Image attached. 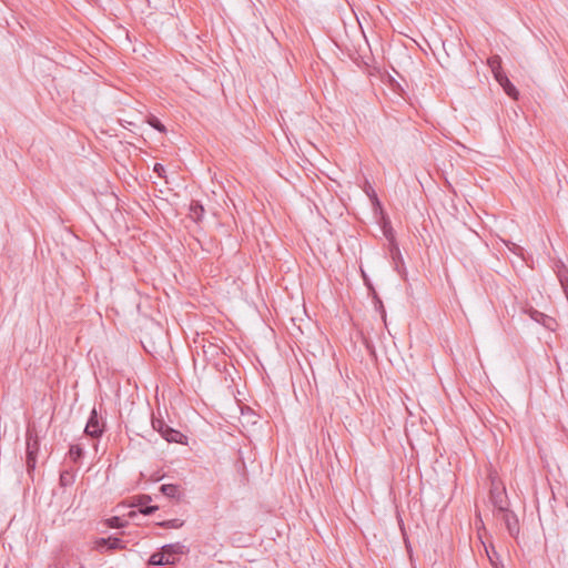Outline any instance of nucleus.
Here are the masks:
<instances>
[{
	"label": "nucleus",
	"instance_id": "1",
	"mask_svg": "<svg viewBox=\"0 0 568 568\" xmlns=\"http://www.w3.org/2000/svg\"><path fill=\"white\" fill-rule=\"evenodd\" d=\"M27 439V468L31 473L37 465V456L40 449L38 433L34 427L28 426L26 432Z\"/></svg>",
	"mask_w": 568,
	"mask_h": 568
},
{
	"label": "nucleus",
	"instance_id": "2",
	"mask_svg": "<svg viewBox=\"0 0 568 568\" xmlns=\"http://www.w3.org/2000/svg\"><path fill=\"white\" fill-rule=\"evenodd\" d=\"M152 426L169 443H182V439L185 438L181 432L166 425L163 419L153 418Z\"/></svg>",
	"mask_w": 568,
	"mask_h": 568
},
{
	"label": "nucleus",
	"instance_id": "3",
	"mask_svg": "<svg viewBox=\"0 0 568 568\" xmlns=\"http://www.w3.org/2000/svg\"><path fill=\"white\" fill-rule=\"evenodd\" d=\"M162 550L170 561V565H175L180 557L189 552V548L182 542L168 544L162 546Z\"/></svg>",
	"mask_w": 568,
	"mask_h": 568
},
{
	"label": "nucleus",
	"instance_id": "4",
	"mask_svg": "<svg viewBox=\"0 0 568 568\" xmlns=\"http://www.w3.org/2000/svg\"><path fill=\"white\" fill-rule=\"evenodd\" d=\"M103 432L104 427L99 422L97 409L93 408L85 425L84 433L92 438H98L103 434Z\"/></svg>",
	"mask_w": 568,
	"mask_h": 568
},
{
	"label": "nucleus",
	"instance_id": "5",
	"mask_svg": "<svg viewBox=\"0 0 568 568\" xmlns=\"http://www.w3.org/2000/svg\"><path fill=\"white\" fill-rule=\"evenodd\" d=\"M497 516L504 521L510 536L515 537L519 534V521L515 513L507 508Z\"/></svg>",
	"mask_w": 568,
	"mask_h": 568
},
{
	"label": "nucleus",
	"instance_id": "6",
	"mask_svg": "<svg viewBox=\"0 0 568 568\" xmlns=\"http://www.w3.org/2000/svg\"><path fill=\"white\" fill-rule=\"evenodd\" d=\"M123 540L118 537L99 538L94 541V548L99 551L123 548Z\"/></svg>",
	"mask_w": 568,
	"mask_h": 568
},
{
	"label": "nucleus",
	"instance_id": "7",
	"mask_svg": "<svg viewBox=\"0 0 568 568\" xmlns=\"http://www.w3.org/2000/svg\"><path fill=\"white\" fill-rule=\"evenodd\" d=\"M496 81L503 87L504 91L513 99L518 98V90L516 87L510 82V80L507 78V75L503 71L496 72Z\"/></svg>",
	"mask_w": 568,
	"mask_h": 568
},
{
	"label": "nucleus",
	"instance_id": "8",
	"mask_svg": "<svg viewBox=\"0 0 568 568\" xmlns=\"http://www.w3.org/2000/svg\"><path fill=\"white\" fill-rule=\"evenodd\" d=\"M491 503L497 511V515L507 509L505 500V490H490Z\"/></svg>",
	"mask_w": 568,
	"mask_h": 568
},
{
	"label": "nucleus",
	"instance_id": "9",
	"mask_svg": "<svg viewBox=\"0 0 568 568\" xmlns=\"http://www.w3.org/2000/svg\"><path fill=\"white\" fill-rule=\"evenodd\" d=\"M483 545H484V548H485V551L489 559L490 565L494 568H505L504 564L500 560L499 554L495 550V547L493 545H490L488 547L484 542H483Z\"/></svg>",
	"mask_w": 568,
	"mask_h": 568
},
{
	"label": "nucleus",
	"instance_id": "10",
	"mask_svg": "<svg viewBox=\"0 0 568 568\" xmlns=\"http://www.w3.org/2000/svg\"><path fill=\"white\" fill-rule=\"evenodd\" d=\"M204 207L199 201H192L189 207V216L194 222H200L204 215Z\"/></svg>",
	"mask_w": 568,
	"mask_h": 568
},
{
	"label": "nucleus",
	"instance_id": "11",
	"mask_svg": "<svg viewBox=\"0 0 568 568\" xmlns=\"http://www.w3.org/2000/svg\"><path fill=\"white\" fill-rule=\"evenodd\" d=\"M148 564L150 566H169L170 561L168 560L161 548L159 551H155L154 554L151 555Z\"/></svg>",
	"mask_w": 568,
	"mask_h": 568
},
{
	"label": "nucleus",
	"instance_id": "12",
	"mask_svg": "<svg viewBox=\"0 0 568 568\" xmlns=\"http://www.w3.org/2000/svg\"><path fill=\"white\" fill-rule=\"evenodd\" d=\"M161 493L169 498H180V486L173 484H164L160 487Z\"/></svg>",
	"mask_w": 568,
	"mask_h": 568
},
{
	"label": "nucleus",
	"instance_id": "13",
	"mask_svg": "<svg viewBox=\"0 0 568 568\" xmlns=\"http://www.w3.org/2000/svg\"><path fill=\"white\" fill-rule=\"evenodd\" d=\"M160 527L165 529H178L181 528L184 525V521L179 518L170 519V520H163L158 524Z\"/></svg>",
	"mask_w": 568,
	"mask_h": 568
},
{
	"label": "nucleus",
	"instance_id": "14",
	"mask_svg": "<svg viewBox=\"0 0 568 568\" xmlns=\"http://www.w3.org/2000/svg\"><path fill=\"white\" fill-rule=\"evenodd\" d=\"M83 448L80 445L70 446L69 456L74 463H78L83 457Z\"/></svg>",
	"mask_w": 568,
	"mask_h": 568
},
{
	"label": "nucleus",
	"instance_id": "15",
	"mask_svg": "<svg viewBox=\"0 0 568 568\" xmlns=\"http://www.w3.org/2000/svg\"><path fill=\"white\" fill-rule=\"evenodd\" d=\"M558 278L564 292H568V268H566L564 265L558 271Z\"/></svg>",
	"mask_w": 568,
	"mask_h": 568
},
{
	"label": "nucleus",
	"instance_id": "16",
	"mask_svg": "<svg viewBox=\"0 0 568 568\" xmlns=\"http://www.w3.org/2000/svg\"><path fill=\"white\" fill-rule=\"evenodd\" d=\"M106 525L110 528H122L126 525V521L121 517L113 516L106 520Z\"/></svg>",
	"mask_w": 568,
	"mask_h": 568
},
{
	"label": "nucleus",
	"instance_id": "17",
	"mask_svg": "<svg viewBox=\"0 0 568 568\" xmlns=\"http://www.w3.org/2000/svg\"><path fill=\"white\" fill-rule=\"evenodd\" d=\"M148 123L155 130H158L159 132H162L164 133L166 131L165 126L162 124V122L154 115H151L149 119H148Z\"/></svg>",
	"mask_w": 568,
	"mask_h": 568
},
{
	"label": "nucleus",
	"instance_id": "18",
	"mask_svg": "<svg viewBox=\"0 0 568 568\" xmlns=\"http://www.w3.org/2000/svg\"><path fill=\"white\" fill-rule=\"evenodd\" d=\"M488 63L491 68V71L494 73V75L496 77V72L498 71H503L501 69V62H500V58L499 57H493L488 60Z\"/></svg>",
	"mask_w": 568,
	"mask_h": 568
},
{
	"label": "nucleus",
	"instance_id": "19",
	"mask_svg": "<svg viewBox=\"0 0 568 568\" xmlns=\"http://www.w3.org/2000/svg\"><path fill=\"white\" fill-rule=\"evenodd\" d=\"M152 500L151 496L149 495H139L134 497L133 506H146Z\"/></svg>",
	"mask_w": 568,
	"mask_h": 568
},
{
	"label": "nucleus",
	"instance_id": "20",
	"mask_svg": "<svg viewBox=\"0 0 568 568\" xmlns=\"http://www.w3.org/2000/svg\"><path fill=\"white\" fill-rule=\"evenodd\" d=\"M73 481V476L69 471H62L60 474V485L61 486H69Z\"/></svg>",
	"mask_w": 568,
	"mask_h": 568
},
{
	"label": "nucleus",
	"instance_id": "21",
	"mask_svg": "<svg viewBox=\"0 0 568 568\" xmlns=\"http://www.w3.org/2000/svg\"><path fill=\"white\" fill-rule=\"evenodd\" d=\"M532 318H534L535 321H537V322H540V321H541V318H542V320H544L542 324H544L546 327L550 328V325H549L548 323H546V322H545V320L547 318L548 321H552V318H549V317H547L546 315H544L542 313H539V312H537V311H535V312H534Z\"/></svg>",
	"mask_w": 568,
	"mask_h": 568
},
{
	"label": "nucleus",
	"instance_id": "22",
	"mask_svg": "<svg viewBox=\"0 0 568 568\" xmlns=\"http://www.w3.org/2000/svg\"><path fill=\"white\" fill-rule=\"evenodd\" d=\"M155 510H158V506H143L140 511L141 514L149 516L152 515Z\"/></svg>",
	"mask_w": 568,
	"mask_h": 568
},
{
	"label": "nucleus",
	"instance_id": "23",
	"mask_svg": "<svg viewBox=\"0 0 568 568\" xmlns=\"http://www.w3.org/2000/svg\"><path fill=\"white\" fill-rule=\"evenodd\" d=\"M153 171L159 175V176H163L164 172H165V169L164 166L161 164V163H155L154 164V168H153Z\"/></svg>",
	"mask_w": 568,
	"mask_h": 568
},
{
	"label": "nucleus",
	"instance_id": "24",
	"mask_svg": "<svg viewBox=\"0 0 568 568\" xmlns=\"http://www.w3.org/2000/svg\"><path fill=\"white\" fill-rule=\"evenodd\" d=\"M374 298H375L376 303H378L379 306L383 308L382 300H379V297L376 295V293L374 294Z\"/></svg>",
	"mask_w": 568,
	"mask_h": 568
},
{
	"label": "nucleus",
	"instance_id": "25",
	"mask_svg": "<svg viewBox=\"0 0 568 568\" xmlns=\"http://www.w3.org/2000/svg\"><path fill=\"white\" fill-rule=\"evenodd\" d=\"M514 248L519 250L520 247L517 246V244H513Z\"/></svg>",
	"mask_w": 568,
	"mask_h": 568
}]
</instances>
